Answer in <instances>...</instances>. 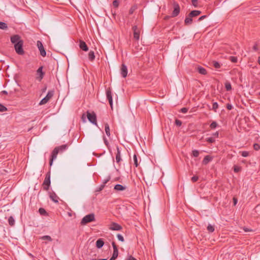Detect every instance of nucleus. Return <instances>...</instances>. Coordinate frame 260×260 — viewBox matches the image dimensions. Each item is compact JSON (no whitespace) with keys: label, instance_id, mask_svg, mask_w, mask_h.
Instances as JSON below:
<instances>
[{"label":"nucleus","instance_id":"obj_1","mask_svg":"<svg viewBox=\"0 0 260 260\" xmlns=\"http://www.w3.org/2000/svg\"><path fill=\"white\" fill-rule=\"evenodd\" d=\"M68 148V145L67 144L62 145L61 146L55 147L52 151L51 153V157L50 159L49 164L51 166L53 164V161L57 157V154L59 153H62Z\"/></svg>","mask_w":260,"mask_h":260},{"label":"nucleus","instance_id":"obj_2","mask_svg":"<svg viewBox=\"0 0 260 260\" xmlns=\"http://www.w3.org/2000/svg\"><path fill=\"white\" fill-rule=\"evenodd\" d=\"M95 220V216L93 213H90L89 214L85 216L81 221V224L82 225H85L87 223L94 221Z\"/></svg>","mask_w":260,"mask_h":260},{"label":"nucleus","instance_id":"obj_3","mask_svg":"<svg viewBox=\"0 0 260 260\" xmlns=\"http://www.w3.org/2000/svg\"><path fill=\"white\" fill-rule=\"evenodd\" d=\"M50 177H51V173L50 172H48L45 176V179L44 180L43 185L44 190H48L49 188V186L50 185L51 181H50Z\"/></svg>","mask_w":260,"mask_h":260},{"label":"nucleus","instance_id":"obj_4","mask_svg":"<svg viewBox=\"0 0 260 260\" xmlns=\"http://www.w3.org/2000/svg\"><path fill=\"white\" fill-rule=\"evenodd\" d=\"M23 44V41H20L17 42V43L14 44V48L15 51L16 53L19 55H22L24 53L23 49L22 48Z\"/></svg>","mask_w":260,"mask_h":260},{"label":"nucleus","instance_id":"obj_5","mask_svg":"<svg viewBox=\"0 0 260 260\" xmlns=\"http://www.w3.org/2000/svg\"><path fill=\"white\" fill-rule=\"evenodd\" d=\"M87 117L88 120L92 123V124L97 125V121H96V116L95 113L94 112H87Z\"/></svg>","mask_w":260,"mask_h":260},{"label":"nucleus","instance_id":"obj_6","mask_svg":"<svg viewBox=\"0 0 260 260\" xmlns=\"http://www.w3.org/2000/svg\"><path fill=\"white\" fill-rule=\"evenodd\" d=\"M54 91L49 90L45 97H44L40 102V105H44L47 103L49 100L53 96Z\"/></svg>","mask_w":260,"mask_h":260},{"label":"nucleus","instance_id":"obj_7","mask_svg":"<svg viewBox=\"0 0 260 260\" xmlns=\"http://www.w3.org/2000/svg\"><path fill=\"white\" fill-rule=\"evenodd\" d=\"M37 45L40 52V54L44 57L46 55V52L43 47L42 43L40 41H38L37 42Z\"/></svg>","mask_w":260,"mask_h":260},{"label":"nucleus","instance_id":"obj_8","mask_svg":"<svg viewBox=\"0 0 260 260\" xmlns=\"http://www.w3.org/2000/svg\"><path fill=\"white\" fill-rule=\"evenodd\" d=\"M106 96L107 99L109 101V103L110 105V106L111 108L113 107V100H112V91L110 88H108L106 90Z\"/></svg>","mask_w":260,"mask_h":260},{"label":"nucleus","instance_id":"obj_9","mask_svg":"<svg viewBox=\"0 0 260 260\" xmlns=\"http://www.w3.org/2000/svg\"><path fill=\"white\" fill-rule=\"evenodd\" d=\"M133 32H134V39L138 41L140 38V30L138 28L137 25H134L132 27Z\"/></svg>","mask_w":260,"mask_h":260},{"label":"nucleus","instance_id":"obj_10","mask_svg":"<svg viewBox=\"0 0 260 260\" xmlns=\"http://www.w3.org/2000/svg\"><path fill=\"white\" fill-rule=\"evenodd\" d=\"M180 13V7L177 3L174 4V10L172 13V16L174 17L178 15Z\"/></svg>","mask_w":260,"mask_h":260},{"label":"nucleus","instance_id":"obj_11","mask_svg":"<svg viewBox=\"0 0 260 260\" xmlns=\"http://www.w3.org/2000/svg\"><path fill=\"white\" fill-rule=\"evenodd\" d=\"M109 229L112 231H120L122 229V227L117 223L112 222L109 228Z\"/></svg>","mask_w":260,"mask_h":260},{"label":"nucleus","instance_id":"obj_12","mask_svg":"<svg viewBox=\"0 0 260 260\" xmlns=\"http://www.w3.org/2000/svg\"><path fill=\"white\" fill-rule=\"evenodd\" d=\"M120 73H121V76L123 78H125L127 76V67L123 63L122 64V65H121Z\"/></svg>","mask_w":260,"mask_h":260},{"label":"nucleus","instance_id":"obj_13","mask_svg":"<svg viewBox=\"0 0 260 260\" xmlns=\"http://www.w3.org/2000/svg\"><path fill=\"white\" fill-rule=\"evenodd\" d=\"M20 41L22 40H21L20 36L18 35H15L11 37V42L14 44L17 43V42Z\"/></svg>","mask_w":260,"mask_h":260},{"label":"nucleus","instance_id":"obj_14","mask_svg":"<svg viewBox=\"0 0 260 260\" xmlns=\"http://www.w3.org/2000/svg\"><path fill=\"white\" fill-rule=\"evenodd\" d=\"M116 148H117V153L116 154L115 159H116V162L119 164L122 160L121 155V152H120L119 147L117 146Z\"/></svg>","mask_w":260,"mask_h":260},{"label":"nucleus","instance_id":"obj_15","mask_svg":"<svg viewBox=\"0 0 260 260\" xmlns=\"http://www.w3.org/2000/svg\"><path fill=\"white\" fill-rule=\"evenodd\" d=\"M43 67L41 66L39 67L37 71V75H39L38 78H39L40 81H41L43 78L44 75V73L43 72Z\"/></svg>","mask_w":260,"mask_h":260},{"label":"nucleus","instance_id":"obj_16","mask_svg":"<svg viewBox=\"0 0 260 260\" xmlns=\"http://www.w3.org/2000/svg\"><path fill=\"white\" fill-rule=\"evenodd\" d=\"M79 47L81 49L84 51H87L88 50V47L86 44L83 41L80 40L79 42Z\"/></svg>","mask_w":260,"mask_h":260},{"label":"nucleus","instance_id":"obj_17","mask_svg":"<svg viewBox=\"0 0 260 260\" xmlns=\"http://www.w3.org/2000/svg\"><path fill=\"white\" fill-rule=\"evenodd\" d=\"M50 198L54 203H57L58 202L59 197L55 193H51L50 194Z\"/></svg>","mask_w":260,"mask_h":260},{"label":"nucleus","instance_id":"obj_18","mask_svg":"<svg viewBox=\"0 0 260 260\" xmlns=\"http://www.w3.org/2000/svg\"><path fill=\"white\" fill-rule=\"evenodd\" d=\"M114 189L117 191H123L126 188V187L121 184H117L114 186Z\"/></svg>","mask_w":260,"mask_h":260},{"label":"nucleus","instance_id":"obj_19","mask_svg":"<svg viewBox=\"0 0 260 260\" xmlns=\"http://www.w3.org/2000/svg\"><path fill=\"white\" fill-rule=\"evenodd\" d=\"M201 12L199 10H193L189 14V16L190 17H195L199 15Z\"/></svg>","mask_w":260,"mask_h":260},{"label":"nucleus","instance_id":"obj_20","mask_svg":"<svg viewBox=\"0 0 260 260\" xmlns=\"http://www.w3.org/2000/svg\"><path fill=\"white\" fill-rule=\"evenodd\" d=\"M104 244V242L102 239H99L96 242V246L98 248H102Z\"/></svg>","mask_w":260,"mask_h":260},{"label":"nucleus","instance_id":"obj_21","mask_svg":"<svg viewBox=\"0 0 260 260\" xmlns=\"http://www.w3.org/2000/svg\"><path fill=\"white\" fill-rule=\"evenodd\" d=\"M212 159V158L209 156V155H206L205 156V157L204 158L203 160V164H204V165H207V164H208L210 161H211Z\"/></svg>","mask_w":260,"mask_h":260},{"label":"nucleus","instance_id":"obj_22","mask_svg":"<svg viewBox=\"0 0 260 260\" xmlns=\"http://www.w3.org/2000/svg\"><path fill=\"white\" fill-rule=\"evenodd\" d=\"M95 55L93 51H90L88 53V59L91 61H93L95 59Z\"/></svg>","mask_w":260,"mask_h":260},{"label":"nucleus","instance_id":"obj_23","mask_svg":"<svg viewBox=\"0 0 260 260\" xmlns=\"http://www.w3.org/2000/svg\"><path fill=\"white\" fill-rule=\"evenodd\" d=\"M197 71L202 75H206L207 74L206 69L200 66L197 67Z\"/></svg>","mask_w":260,"mask_h":260},{"label":"nucleus","instance_id":"obj_24","mask_svg":"<svg viewBox=\"0 0 260 260\" xmlns=\"http://www.w3.org/2000/svg\"><path fill=\"white\" fill-rule=\"evenodd\" d=\"M105 133L108 137L110 136V127L108 123L105 124Z\"/></svg>","mask_w":260,"mask_h":260},{"label":"nucleus","instance_id":"obj_25","mask_svg":"<svg viewBox=\"0 0 260 260\" xmlns=\"http://www.w3.org/2000/svg\"><path fill=\"white\" fill-rule=\"evenodd\" d=\"M8 28V25L4 22L0 21V29L6 30Z\"/></svg>","mask_w":260,"mask_h":260},{"label":"nucleus","instance_id":"obj_26","mask_svg":"<svg viewBox=\"0 0 260 260\" xmlns=\"http://www.w3.org/2000/svg\"><path fill=\"white\" fill-rule=\"evenodd\" d=\"M8 222L10 225L13 226L15 224V219L12 216L9 217L8 219Z\"/></svg>","mask_w":260,"mask_h":260},{"label":"nucleus","instance_id":"obj_27","mask_svg":"<svg viewBox=\"0 0 260 260\" xmlns=\"http://www.w3.org/2000/svg\"><path fill=\"white\" fill-rule=\"evenodd\" d=\"M192 21V19L191 17H189V16H188V17H186L185 19V23L186 25L191 24Z\"/></svg>","mask_w":260,"mask_h":260},{"label":"nucleus","instance_id":"obj_28","mask_svg":"<svg viewBox=\"0 0 260 260\" xmlns=\"http://www.w3.org/2000/svg\"><path fill=\"white\" fill-rule=\"evenodd\" d=\"M225 87L227 91H230L232 89V86L229 82H226L225 83Z\"/></svg>","mask_w":260,"mask_h":260},{"label":"nucleus","instance_id":"obj_29","mask_svg":"<svg viewBox=\"0 0 260 260\" xmlns=\"http://www.w3.org/2000/svg\"><path fill=\"white\" fill-rule=\"evenodd\" d=\"M207 229L208 231L209 232H210V233H212V232H213L214 231V230H215L214 226H213L212 225H211V224H209L208 225V226H207Z\"/></svg>","mask_w":260,"mask_h":260},{"label":"nucleus","instance_id":"obj_30","mask_svg":"<svg viewBox=\"0 0 260 260\" xmlns=\"http://www.w3.org/2000/svg\"><path fill=\"white\" fill-rule=\"evenodd\" d=\"M137 9V6L136 5L133 6L129 10V14L132 15L133 14L134 11Z\"/></svg>","mask_w":260,"mask_h":260},{"label":"nucleus","instance_id":"obj_31","mask_svg":"<svg viewBox=\"0 0 260 260\" xmlns=\"http://www.w3.org/2000/svg\"><path fill=\"white\" fill-rule=\"evenodd\" d=\"M200 152L198 150H193L192 151V156L197 157L199 155Z\"/></svg>","mask_w":260,"mask_h":260},{"label":"nucleus","instance_id":"obj_32","mask_svg":"<svg viewBox=\"0 0 260 260\" xmlns=\"http://www.w3.org/2000/svg\"><path fill=\"white\" fill-rule=\"evenodd\" d=\"M217 123L215 121H213L210 125V127L211 129H214L217 126Z\"/></svg>","mask_w":260,"mask_h":260},{"label":"nucleus","instance_id":"obj_33","mask_svg":"<svg viewBox=\"0 0 260 260\" xmlns=\"http://www.w3.org/2000/svg\"><path fill=\"white\" fill-rule=\"evenodd\" d=\"M103 140H104V143L106 145V146L107 147V148H108V149L110 150V145H109V143L108 142V140L105 138V136L103 137Z\"/></svg>","mask_w":260,"mask_h":260},{"label":"nucleus","instance_id":"obj_34","mask_svg":"<svg viewBox=\"0 0 260 260\" xmlns=\"http://www.w3.org/2000/svg\"><path fill=\"white\" fill-rule=\"evenodd\" d=\"M218 108V105L217 102H214L212 105V110L215 112L216 111L217 109Z\"/></svg>","mask_w":260,"mask_h":260},{"label":"nucleus","instance_id":"obj_35","mask_svg":"<svg viewBox=\"0 0 260 260\" xmlns=\"http://www.w3.org/2000/svg\"><path fill=\"white\" fill-rule=\"evenodd\" d=\"M7 111V108L3 105L0 104V112H5Z\"/></svg>","mask_w":260,"mask_h":260},{"label":"nucleus","instance_id":"obj_36","mask_svg":"<svg viewBox=\"0 0 260 260\" xmlns=\"http://www.w3.org/2000/svg\"><path fill=\"white\" fill-rule=\"evenodd\" d=\"M41 239L42 240H47L49 241H51L52 240L51 237L49 236H44L42 237L41 238Z\"/></svg>","mask_w":260,"mask_h":260},{"label":"nucleus","instance_id":"obj_37","mask_svg":"<svg viewBox=\"0 0 260 260\" xmlns=\"http://www.w3.org/2000/svg\"><path fill=\"white\" fill-rule=\"evenodd\" d=\"M213 65L216 69H219L220 67L219 63L216 61H213Z\"/></svg>","mask_w":260,"mask_h":260},{"label":"nucleus","instance_id":"obj_38","mask_svg":"<svg viewBox=\"0 0 260 260\" xmlns=\"http://www.w3.org/2000/svg\"><path fill=\"white\" fill-rule=\"evenodd\" d=\"M134 165L136 167L138 166V159L137 157V155L136 154L134 155Z\"/></svg>","mask_w":260,"mask_h":260},{"label":"nucleus","instance_id":"obj_39","mask_svg":"<svg viewBox=\"0 0 260 260\" xmlns=\"http://www.w3.org/2000/svg\"><path fill=\"white\" fill-rule=\"evenodd\" d=\"M118 250H113L112 257L113 258H114L115 259H116L118 257Z\"/></svg>","mask_w":260,"mask_h":260},{"label":"nucleus","instance_id":"obj_40","mask_svg":"<svg viewBox=\"0 0 260 260\" xmlns=\"http://www.w3.org/2000/svg\"><path fill=\"white\" fill-rule=\"evenodd\" d=\"M113 5L115 8H118L119 6V2L118 0H114L113 2Z\"/></svg>","mask_w":260,"mask_h":260},{"label":"nucleus","instance_id":"obj_41","mask_svg":"<svg viewBox=\"0 0 260 260\" xmlns=\"http://www.w3.org/2000/svg\"><path fill=\"white\" fill-rule=\"evenodd\" d=\"M206 141L210 143H212L215 142V139L213 138L210 137L206 139Z\"/></svg>","mask_w":260,"mask_h":260},{"label":"nucleus","instance_id":"obj_42","mask_svg":"<svg viewBox=\"0 0 260 260\" xmlns=\"http://www.w3.org/2000/svg\"><path fill=\"white\" fill-rule=\"evenodd\" d=\"M241 155L243 157H247L249 155V152L246 151H242L241 152Z\"/></svg>","mask_w":260,"mask_h":260},{"label":"nucleus","instance_id":"obj_43","mask_svg":"<svg viewBox=\"0 0 260 260\" xmlns=\"http://www.w3.org/2000/svg\"><path fill=\"white\" fill-rule=\"evenodd\" d=\"M117 237L118 239L121 242H123L124 241L123 237L120 234H118L117 235Z\"/></svg>","mask_w":260,"mask_h":260},{"label":"nucleus","instance_id":"obj_44","mask_svg":"<svg viewBox=\"0 0 260 260\" xmlns=\"http://www.w3.org/2000/svg\"><path fill=\"white\" fill-rule=\"evenodd\" d=\"M230 60L233 62H237V57L235 56H231Z\"/></svg>","mask_w":260,"mask_h":260},{"label":"nucleus","instance_id":"obj_45","mask_svg":"<svg viewBox=\"0 0 260 260\" xmlns=\"http://www.w3.org/2000/svg\"><path fill=\"white\" fill-rule=\"evenodd\" d=\"M198 179H199V177L197 176H193L191 178V180L193 182H195L197 181L198 180Z\"/></svg>","mask_w":260,"mask_h":260},{"label":"nucleus","instance_id":"obj_46","mask_svg":"<svg viewBox=\"0 0 260 260\" xmlns=\"http://www.w3.org/2000/svg\"><path fill=\"white\" fill-rule=\"evenodd\" d=\"M253 148L254 149V150H258L259 149H260V146L259 144H257V143H255L254 145H253Z\"/></svg>","mask_w":260,"mask_h":260},{"label":"nucleus","instance_id":"obj_47","mask_svg":"<svg viewBox=\"0 0 260 260\" xmlns=\"http://www.w3.org/2000/svg\"><path fill=\"white\" fill-rule=\"evenodd\" d=\"M175 124L177 126H180L182 124V122L181 120L178 119H176L175 120Z\"/></svg>","mask_w":260,"mask_h":260},{"label":"nucleus","instance_id":"obj_48","mask_svg":"<svg viewBox=\"0 0 260 260\" xmlns=\"http://www.w3.org/2000/svg\"><path fill=\"white\" fill-rule=\"evenodd\" d=\"M39 211L41 215H44L46 213L45 210L43 208H40Z\"/></svg>","mask_w":260,"mask_h":260},{"label":"nucleus","instance_id":"obj_49","mask_svg":"<svg viewBox=\"0 0 260 260\" xmlns=\"http://www.w3.org/2000/svg\"><path fill=\"white\" fill-rule=\"evenodd\" d=\"M180 111L182 113H186L188 111V108H183L181 109Z\"/></svg>","mask_w":260,"mask_h":260},{"label":"nucleus","instance_id":"obj_50","mask_svg":"<svg viewBox=\"0 0 260 260\" xmlns=\"http://www.w3.org/2000/svg\"><path fill=\"white\" fill-rule=\"evenodd\" d=\"M240 171V168L237 166L234 167V172L238 173Z\"/></svg>","mask_w":260,"mask_h":260},{"label":"nucleus","instance_id":"obj_51","mask_svg":"<svg viewBox=\"0 0 260 260\" xmlns=\"http://www.w3.org/2000/svg\"><path fill=\"white\" fill-rule=\"evenodd\" d=\"M233 106L230 104H228L226 105V108L228 109V110H232L233 109Z\"/></svg>","mask_w":260,"mask_h":260},{"label":"nucleus","instance_id":"obj_52","mask_svg":"<svg viewBox=\"0 0 260 260\" xmlns=\"http://www.w3.org/2000/svg\"><path fill=\"white\" fill-rule=\"evenodd\" d=\"M192 4L195 7H197L198 0H192Z\"/></svg>","mask_w":260,"mask_h":260},{"label":"nucleus","instance_id":"obj_53","mask_svg":"<svg viewBox=\"0 0 260 260\" xmlns=\"http://www.w3.org/2000/svg\"><path fill=\"white\" fill-rule=\"evenodd\" d=\"M112 244V246H113L114 250H118L117 247L115 242H113Z\"/></svg>","mask_w":260,"mask_h":260},{"label":"nucleus","instance_id":"obj_54","mask_svg":"<svg viewBox=\"0 0 260 260\" xmlns=\"http://www.w3.org/2000/svg\"><path fill=\"white\" fill-rule=\"evenodd\" d=\"M110 179V177H109L108 178H107L106 179L104 180V181H103V185H105Z\"/></svg>","mask_w":260,"mask_h":260},{"label":"nucleus","instance_id":"obj_55","mask_svg":"<svg viewBox=\"0 0 260 260\" xmlns=\"http://www.w3.org/2000/svg\"><path fill=\"white\" fill-rule=\"evenodd\" d=\"M206 17V15H203L199 18L198 21H202V20L204 19Z\"/></svg>","mask_w":260,"mask_h":260},{"label":"nucleus","instance_id":"obj_56","mask_svg":"<svg viewBox=\"0 0 260 260\" xmlns=\"http://www.w3.org/2000/svg\"><path fill=\"white\" fill-rule=\"evenodd\" d=\"M127 260H137V259H136L135 257H134L133 256L131 255V256H128Z\"/></svg>","mask_w":260,"mask_h":260},{"label":"nucleus","instance_id":"obj_57","mask_svg":"<svg viewBox=\"0 0 260 260\" xmlns=\"http://www.w3.org/2000/svg\"><path fill=\"white\" fill-rule=\"evenodd\" d=\"M253 49L254 50V51H257L258 50V47H257V44H255L253 46Z\"/></svg>","mask_w":260,"mask_h":260},{"label":"nucleus","instance_id":"obj_58","mask_svg":"<svg viewBox=\"0 0 260 260\" xmlns=\"http://www.w3.org/2000/svg\"><path fill=\"white\" fill-rule=\"evenodd\" d=\"M234 205H236L238 202V200L236 198H233Z\"/></svg>","mask_w":260,"mask_h":260},{"label":"nucleus","instance_id":"obj_59","mask_svg":"<svg viewBox=\"0 0 260 260\" xmlns=\"http://www.w3.org/2000/svg\"><path fill=\"white\" fill-rule=\"evenodd\" d=\"M212 135L214 137H218L219 135V133L218 132H216L212 134Z\"/></svg>","mask_w":260,"mask_h":260},{"label":"nucleus","instance_id":"obj_60","mask_svg":"<svg viewBox=\"0 0 260 260\" xmlns=\"http://www.w3.org/2000/svg\"><path fill=\"white\" fill-rule=\"evenodd\" d=\"M2 93L4 94H8V92L6 90H3L2 91Z\"/></svg>","mask_w":260,"mask_h":260},{"label":"nucleus","instance_id":"obj_61","mask_svg":"<svg viewBox=\"0 0 260 260\" xmlns=\"http://www.w3.org/2000/svg\"><path fill=\"white\" fill-rule=\"evenodd\" d=\"M244 231H245V232H249V231H251V230H249V229H247V228H244Z\"/></svg>","mask_w":260,"mask_h":260},{"label":"nucleus","instance_id":"obj_62","mask_svg":"<svg viewBox=\"0 0 260 260\" xmlns=\"http://www.w3.org/2000/svg\"><path fill=\"white\" fill-rule=\"evenodd\" d=\"M257 62H258V64L260 65V56H259L258 57Z\"/></svg>","mask_w":260,"mask_h":260},{"label":"nucleus","instance_id":"obj_63","mask_svg":"<svg viewBox=\"0 0 260 260\" xmlns=\"http://www.w3.org/2000/svg\"><path fill=\"white\" fill-rule=\"evenodd\" d=\"M91 260H107V258H103V259H92Z\"/></svg>","mask_w":260,"mask_h":260},{"label":"nucleus","instance_id":"obj_64","mask_svg":"<svg viewBox=\"0 0 260 260\" xmlns=\"http://www.w3.org/2000/svg\"><path fill=\"white\" fill-rule=\"evenodd\" d=\"M104 187V185H102L100 188V190H102L103 189V188Z\"/></svg>","mask_w":260,"mask_h":260}]
</instances>
